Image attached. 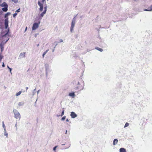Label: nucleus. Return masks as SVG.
I'll return each mask as SVG.
<instances>
[{"instance_id": "obj_1", "label": "nucleus", "mask_w": 152, "mask_h": 152, "mask_svg": "<svg viewBox=\"0 0 152 152\" xmlns=\"http://www.w3.org/2000/svg\"><path fill=\"white\" fill-rule=\"evenodd\" d=\"M13 112L14 114V117L16 119H19L20 120L21 118V116L18 111L15 109H14Z\"/></svg>"}, {"instance_id": "obj_2", "label": "nucleus", "mask_w": 152, "mask_h": 152, "mask_svg": "<svg viewBox=\"0 0 152 152\" xmlns=\"http://www.w3.org/2000/svg\"><path fill=\"white\" fill-rule=\"evenodd\" d=\"M76 22V19L74 17L72 21L71 25L70 27V31L71 32H72L73 31V28L75 26V24Z\"/></svg>"}, {"instance_id": "obj_3", "label": "nucleus", "mask_w": 152, "mask_h": 152, "mask_svg": "<svg viewBox=\"0 0 152 152\" xmlns=\"http://www.w3.org/2000/svg\"><path fill=\"white\" fill-rule=\"evenodd\" d=\"M45 67L46 70V76H47L48 73L50 71V69L49 68V65L48 64H45Z\"/></svg>"}, {"instance_id": "obj_4", "label": "nucleus", "mask_w": 152, "mask_h": 152, "mask_svg": "<svg viewBox=\"0 0 152 152\" xmlns=\"http://www.w3.org/2000/svg\"><path fill=\"white\" fill-rule=\"evenodd\" d=\"M39 23H39V24L37 23H34L32 28V30H35L37 28H38L39 27Z\"/></svg>"}, {"instance_id": "obj_5", "label": "nucleus", "mask_w": 152, "mask_h": 152, "mask_svg": "<svg viewBox=\"0 0 152 152\" xmlns=\"http://www.w3.org/2000/svg\"><path fill=\"white\" fill-rule=\"evenodd\" d=\"M38 4L40 7L39 10L41 12L42 11L43 9V4L41 3L39 1H38Z\"/></svg>"}, {"instance_id": "obj_6", "label": "nucleus", "mask_w": 152, "mask_h": 152, "mask_svg": "<svg viewBox=\"0 0 152 152\" xmlns=\"http://www.w3.org/2000/svg\"><path fill=\"white\" fill-rule=\"evenodd\" d=\"M26 53L23 52L21 53L19 55L18 57V59H21L25 57Z\"/></svg>"}, {"instance_id": "obj_7", "label": "nucleus", "mask_w": 152, "mask_h": 152, "mask_svg": "<svg viewBox=\"0 0 152 152\" xmlns=\"http://www.w3.org/2000/svg\"><path fill=\"white\" fill-rule=\"evenodd\" d=\"M5 27L6 29L7 28L8 26V18H6L4 22Z\"/></svg>"}, {"instance_id": "obj_8", "label": "nucleus", "mask_w": 152, "mask_h": 152, "mask_svg": "<svg viewBox=\"0 0 152 152\" xmlns=\"http://www.w3.org/2000/svg\"><path fill=\"white\" fill-rule=\"evenodd\" d=\"M70 116L72 118H74L77 116V115L74 112H72L71 113Z\"/></svg>"}, {"instance_id": "obj_9", "label": "nucleus", "mask_w": 152, "mask_h": 152, "mask_svg": "<svg viewBox=\"0 0 152 152\" xmlns=\"http://www.w3.org/2000/svg\"><path fill=\"white\" fill-rule=\"evenodd\" d=\"M1 0L0 1V3H1ZM0 6H1L2 7H4L8 6V5L5 2H4L2 4H0Z\"/></svg>"}, {"instance_id": "obj_10", "label": "nucleus", "mask_w": 152, "mask_h": 152, "mask_svg": "<svg viewBox=\"0 0 152 152\" xmlns=\"http://www.w3.org/2000/svg\"><path fill=\"white\" fill-rule=\"evenodd\" d=\"M46 12L43 11V12L41 13L39 15V18H42L44 16V15L46 13Z\"/></svg>"}, {"instance_id": "obj_11", "label": "nucleus", "mask_w": 152, "mask_h": 152, "mask_svg": "<svg viewBox=\"0 0 152 152\" xmlns=\"http://www.w3.org/2000/svg\"><path fill=\"white\" fill-rule=\"evenodd\" d=\"M24 104V102H19L18 104V105L19 106H21L23 105Z\"/></svg>"}, {"instance_id": "obj_12", "label": "nucleus", "mask_w": 152, "mask_h": 152, "mask_svg": "<svg viewBox=\"0 0 152 152\" xmlns=\"http://www.w3.org/2000/svg\"><path fill=\"white\" fill-rule=\"evenodd\" d=\"M8 6H7L6 7H4V8H2V10L4 12H6L8 10Z\"/></svg>"}, {"instance_id": "obj_13", "label": "nucleus", "mask_w": 152, "mask_h": 152, "mask_svg": "<svg viewBox=\"0 0 152 152\" xmlns=\"http://www.w3.org/2000/svg\"><path fill=\"white\" fill-rule=\"evenodd\" d=\"M120 152H126V150L124 148H121L120 149Z\"/></svg>"}, {"instance_id": "obj_14", "label": "nucleus", "mask_w": 152, "mask_h": 152, "mask_svg": "<svg viewBox=\"0 0 152 152\" xmlns=\"http://www.w3.org/2000/svg\"><path fill=\"white\" fill-rule=\"evenodd\" d=\"M118 142V140L117 139H115L113 142V144L114 145H116Z\"/></svg>"}, {"instance_id": "obj_15", "label": "nucleus", "mask_w": 152, "mask_h": 152, "mask_svg": "<svg viewBox=\"0 0 152 152\" xmlns=\"http://www.w3.org/2000/svg\"><path fill=\"white\" fill-rule=\"evenodd\" d=\"M69 96H72L73 97L75 96V93L74 92L70 93L69 94Z\"/></svg>"}, {"instance_id": "obj_16", "label": "nucleus", "mask_w": 152, "mask_h": 152, "mask_svg": "<svg viewBox=\"0 0 152 152\" xmlns=\"http://www.w3.org/2000/svg\"><path fill=\"white\" fill-rule=\"evenodd\" d=\"M4 135L6 136L7 138L8 137V133L7 132L6 129H4Z\"/></svg>"}, {"instance_id": "obj_17", "label": "nucleus", "mask_w": 152, "mask_h": 152, "mask_svg": "<svg viewBox=\"0 0 152 152\" xmlns=\"http://www.w3.org/2000/svg\"><path fill=\"white\" fill-rule=\"evenodd\" d=\"M95 49H96L97 50L99 51H100L101 52L103 51V50L102 49L98 47H96L95 48Z\"/></svg>"}, {"instance_id": "obj_18", "label": "nucleus", "mask_w": 152, "mask_h": 152, "mask_svg": "<svg viewBox=\"0 0 152 152\" xmlns=\"http://www.w3.org/2000/svg\"><path fill=\"white\" fill-rule=\"evenodd\" d=\"M49 51V50H47L45 51L42 55V57L43 58L44 57L45 55Z\"/></svg>"}, {"instance_id": "obj_19", "label": "nucleus", "mask_w": 152, "mask_h": 152, "mask_svg": "<svg viewBox=\"0 0 152 152\" xmlns=\"http://www.w3.org/2000/svg\"><path fill=\"white\" fill-rule=\"evenodd\" d=\"M22 91H19V92L17 93L16 94V96H19L21 93Z\"/></svg>"}, {"instance_id": "obj_20", "label": "nucleus", "mask_w": 152, "mask_h": 152, "mask_svg": "<svg viewBox=\"0 0 152 152\" xmlns=\"http://www.w3.org/2000/svg\"><path fill=\"white\" fill-rule=\"evenodd\" d=\"M149 9V11H151L152 10V5L150 7L148 8Z\"/></svg>"}, {"instance_id": "obj_21", "label": "nucleus", "mask_w": 152, "mask_h": 152, "mask_svg": "<svg viewBox=\"0 0 152 152\" xmlns=\"http://www.w3.org/2000/svg\"><path fill=\"white\" fill-rule=\"evenodd\" d=\"M10 14V13H9V12L7 13L5 15V18H7L8 17V15H9Z\"/></svg>"}, {"instance_id": "obj_22", "label": "nucleus", "mask_w": 152, "mask_h": 152, "mask_svg": "<svg viewBox=\"0 0 152 152\" xmlns=\"http://www.w3.org/2000/svg\"><path fill=\"white\" fill-rule=\"evenodd\" d=\"M47 7H47V6H45L44 7V12H46V11H47Z\"/></svg>"}, {"instance_id": "obj_23", "label": "nucleus", "mask_w": 152, "mask_h": 152, "mask_svg": "<svg viewBox=\"0 0 152 152\" xmlns=\"http://www.w3.org/2000/svg\"><path fill=\"white\" fill-rule=\"evenodd\" d=\"M129 125V124L128 123H126L125 125L124 128L128 126Z\"/></svg>"}, {"instance_id": "obj_24", "label": "nucleus", "mask_w": 152, "mask_h": 152, "mask_svg": "<svg viewBox=\"0 0 152 152\" xmlns=\"http://www.w3.org/2000/svg\"><path fill=\"white\" fill-rule=\"evenodd\" d=\"M2 126H3V127L4 128V129H6V127H5V126L4 122L3 121L2 122Z\"/></svg>"}, {"instance_id": "obj_25", "label": "nucleus", "mask_w": 152, "mask_h": 152, "mask_svg": "<svg viewBox=\"0 0 152 152\" xmlns=\"http://www.w3.org/2000/svg\"><path fill=\"white\" fill-rule=\"evenodd\" d=\"M66 116H63L61 118V120L62 121H64V120H65V118H66Z\"/></svg>"}, {"instance_id": "obj_26", "label": "nucleus", "mask_w": 152, "mask_h": 152, "mask_svg": "<svg viewBox=\"0 0 152 152\" xmlns=\"http://www.w3.org/2000/svg\"><path fill=\"white\" fill-rule=\"evenodd\" d=\"M35 90H36V89H34L32 93H33V95H34L35 94V93H36Z\"/></svg>"}, {"instance_id": "obj_27", "label": "nucleus", "mask_w": 152, "mask_h": 152, "mask_svg": "<svg viewBox=\"0 0 152 152\" xmlns=\"http://www.w3.org/2000/svg\"><path fill=\"white\" fill-rule=\"evenodd\" d=\"M58 147V146H56L55 147H54L53 148V150L55 151H56V148Z\"/></svg>"}, {"instance_id": "obj_28", "label": "nucleus", "mask_w": 152, "mask_h": 152, "mask_svg": "<svg viewBox=\"0 0 152 152\" xmlns=\"http://www.w3.org/2000/svg\"><path fill=\"white\" fill-rule=\"evenodd\" d=\"M54 44H55V46L54 47V48H56V46L57 45L58 43L56 41L54 42Z\"/></svg>"}, {"instance_id": "obj_29", "label": "nucleus", "mask_w": 152, "mask_h": 152, "mask_svg": "<svg viewBox=\"0 0 152 152\" xmlns=\"http://www.w3.org/2000/svg\"><path fill=\"white\" fill-rule=\"evenodd\" d=\"M12 1L15 3H17L18 2V0H12Z\"/></svg>"}, {"instance_id": "obj_30", "label": "nucleus", "mask_w": 152, "mask_h": 152, "mask_svg": "<svg viewBox=\"0 0 152 152\" xmlns=\"http://www.w3.org/2000/svg\"><path fill=\"white\" fill-rule=\"evenodd\" d=\"M3 58V56L2 55H0V62L1 61Z\"/></svg>"}, {"instance_id": "obj_31", "label": "nucleus", "mask_w": 152, "mask_h": 152, "mask_svg": "<svg viewBox=\"0 0 152 152\" xmlns=\"http://www.w3.org/2000/svg\"><path fill=\"white\" fill-rule=\"evenodd\" d=\"M64 114V110H63L62 112V113H61V116H62Z\"/></svg>"}, {"instance_id": "obj_32", "label": "nucleus", "mask_w": 152, "mask_h": 152, "mask_svg": "<svg viewBox=\"0 0 152 152\" xmlns=\"http://www.w3.org/2000/svg\"><path fill=\"white\" fill-rule=\"evenodd\" d=\"M20 12V9H19L17 10H16L15 11V12Z\"/></svg>"}, {"instance_id": "obj_33", "label": "nucleus", "mask_w": 152, "mask_h": 152, "mask_svg": "<svg viewBox=\"0 0 152 152\" xmlns=\"http://www.w3.org/2000/svg\"><path fill=\"white\" fill-rule=\"evenodd\" d=\"M17 13H14L13 15V17H15L17 15Z\"/></svg>"}, {"instance_id": "obj_34", "label": "nucleus", "mask_w": 152, "mask_h": 152, "mask_svg": "<svg viewBox=\"0 0 152 152\" xmlns=\"http://www.w3.org/2000/svg\"><path fill=\"white\" fill-rule=\"evenodd\" d=\"M9 69L10 70V72L11 74H12V72H11L12 70V69L10 68Z\"/></svg>"}, {"instance_id": "obj_35", "label": "nucleus", "mask_w": 152, "mask_h": 152, "mask_svg": "<svg viewBox=\"0 0 152 152\" xmlns=\"http://www.w3.org/2000/svg\"><path fill=\"white\" fill-rule=\"evenodd\" d=\"M144 11H149V9L148 8V9H145L144 10Z\"/></svg>"}, {"instance_id": "obj_36", "label": "nucleus", "mask_w": 152, "mask_h": 152, "mask_svg": "<svg viewBox=\"0 0 152 152\" xmlns=\"http://www.w3.org/2000/svg\"><path fill=\"white\" fill-rule=\"evenodd\" d=\"M40 91V90H38L37 91V96H38V94H39V91Z\"/></svg>"}, {"instance_id": "obj_37", "label": "nucleus", "mask_w": 152, "mask_h": 152, "mask_svg": "<svg viewBox=\"0 0 152 152\" xmlns=\"http://www.w3.org/2000/svg\"><path fill=\"white\" fill-rule=\"evenodd\" d=\"M45 0H42V2L43 3H44L45 1ZM48 1L49 0H47Z\"/></svg>"}, {"instance_id": "obj_38", "label": "nucleus", "mask_w": 152, "mask_h": 152, "mask_svg": "<svg viewBox=\"0 0 152 152\" xmlns=\"http://www.w3.org/2000/svg\"><path fill=\"white\" fill-rule=\"evenodd\" d=\"M63 41V40L62 39H60V42H61Z\"/></svg>"}, {"instance_id": "obj_39", "label": "nucleus", "mask_w": 152, "mask_h": 152, "mask_svg": "<svg viewBox=\"0 0 152 152\" xmlns=\"http://www.w3.org/2000/svg\"><path fill=\"white\" fill-rule=\"evenodd\" d=\"M2 66L3 67H4L5 66V65L4 64V62L3 63V64H2Z\"/></svg>"}, {"instance_id": "obj_40", "label": "nucleus", "mask_w": 152, "mask_h": 152, "mask_svg": "<svg viewBox=\"0 0 152 152\" xmlns=\"http://www.w3.org/2000/svg\"><path fill=\"white\" fill-rule=\"evenodd\" d=\"M70 147V145H69V146L68 147H67V148H64L63 149H66V148H69V147Z\"/></svg>"}, {"instance_id": "obj_41", "label": "nucleus", "mask_w": 152, "mask_h": 152, "mask_svg": "<svg viewBox=\"0 0 152 152\" xmlns=\"http://www.w3.org/2000/svg\"><path fill=\"white\" fill-rule=\"evenodd\" d=\"M28 87H26V90H28Z\"/></svg>"}, {"instance_id": "obj_42", "label": "nucleus", "mask_w": 152, "mask_h": 152, "mask_svg": "<svg viewBox=\"0 0 152 152\" xmlns=\"http://www.w3.org/2000/svg\"><path fill=\"white\" fill-rule=\"evenodd\" d=\"M66 121L67 122H68L69 121V120L67 118L66 119Z\"/></svg>"}, {"instance_id": "obj_43", "label": "nucleus", "mask_w": 152, "mask_h": 152, "mask_svg": "<svg viewBox=\"0 0 152 152\" xmlns=\"http://www.w3.org/2000/svg\"><path fill=\"white\" fill-rule=\"evenodd\" d=\"M7 67L9 69L10 68L9 66H7Z\"/></svg>"}, {"instance_id": "obj_44", "label": "nucleus", "mask_w": 152, "mask_h": 152, "mask_svg": "<svg viewBox=\"0 0 152 152\" xmlns=\"http://www.w3.org/2000/svg\"><path fill=\"white\" fill-rule=\"evenodd\" d=\"M27 29V27H26V28H25V31H26V30Z\"/></svg>"}, {"instance_id": "obj_45", "label": "nucleus", "mask_w": 152, "mask_h": 152, "mask_svg": "<svg viewBox=\"0 0 152 152\" xmlns=\"http://www.w3.org/2000/svg\"><path fill=\"white\" fill-rule=\"evenodd\" d=\"M8 34V32L7 33L5 34V35H7Z\"/></svg>"}, {"instance_id": "obj_46", "label": "nucleus", "mask_w": 152, "mask_h": 152, "mask_svg": "<svg viewBox=\"0 0 152 152\" xmlns=\"http://www.w3.org/2000/svg\"><path fill=\"white\" fill-rule=\"evenodd\" d=\"M77 15H74V17H75H75L77 16Z\"/></svg>"}, {"instance_id": "obj_47", "label": "nucleus", "mask_w": 152, "mask_h": 152, "mask_svg": "<svg viewBox=\"0 0 152 152\" xmlns=\"http://www.w3.org/2000/svg\"><path fill=\"white\" fill-rule=\"evenodd\" d=\"M15 126L17 127V124H16L15 125Z\"/></svg>"}, {"instance_id": "obj_48", "label": "nucleus", "mask_w": 152, "mask_h": 152, "mask_svg": "<svg viewBox=\"0 0 152 152\" xmlns=\"http://www.w3.org/2000/svg\"><path fill=\"white\" fill-rule=\"evenodd\" d=\"M77 83H78V84L79 85H80V83H79V82H78Z\"/></svg>"}, {"instance_id": "obj_49", "label": "nucleus", "mask_w": 152, "mask_h": 152, "mask_svg": "<svg viewBox=\"0 0 152 152\" xmlns=\"http://www.w3.org/2000/svg\"><path fill=\"white\" fill-rule=\"evenodd\" d=\"M67 130H66V133H66V134L67 133Z\"/></svg>"}, {"instance_id": "obj_50", "label": "nucleus", "mask_w": 152, "mask_h": 152, "mask_svg": "<svg viewBox=\"0 0 152 152\" xmlns=\"http://www.w3.org/2000/svg\"><path fill=\"white\" fill-rule=\"evenodd\" d=\"M54 49H55V48H54V49L53 50V52L54 51Z\"/></svg>"}, {"instance_id": "obj_51", "label": "nucleus", "mask_w": 152, "mask_h": 152, "mask_svg": "<svg viewBox=\"0 0 152 152\" xmlns=\"http://www.w3.org/2000/svg\"><path fill=\"white\" fill-rule=\"evenodd\" d=\"M8 39H7V40L6 41V42H7V41L8 40Z\"/></svg>"}, {"instance_id": "obj_52", "label": "nucleus", "mask_w": 152, "mask_h": 152, "mask_svg": "<svg viewBox=\"0 0 152 152\" xmlns=\"http://www.w3.org/2000/svg\"><path fill=\"white\" fill-rule=\"evenodd\" d=\"M62 145H65V144H63Z\"/></svg>"}, {"instance_id": "obj_53", "label": "nucleus", "mask_w": 152, "mask_h": 152, "mask_svg": "<svg viewBox=\"0 0 152 152\" xmlns=\"http://www.w3.org/2000/svg\"><path fill=\"white\" fill-rule=\"evenodd\" d=\"M39 44H38V45H37V46H39Z\"/></svg>"}, {"instance_id": "obj_54", "label": "nucleus", "mask_w": 152, "mask_h": 152, "mask_svg": "<svg viewBox=\"0 0 152 152\" xmlns=\"http://www.w3.org/2000/svg\"><path fill=\"white\" fill-rule=\"evenodd\" d=\"M37 100H36V102L37 101Z\"/></svg>"}]
</instances>
